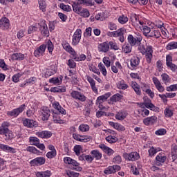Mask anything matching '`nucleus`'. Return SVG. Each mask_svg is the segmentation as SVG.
Returning <instances> with one entry per match:
<instances>
[{
    "label": "nucleus",
    "mask_w": 177,
    "mask_h": 177,
    "mask_svg": "<svg viewBox=\"0 0 177 177\" xmlns=\"http://www.w3.org/2000/svg\"><path fill=\"white\" fill-rule=\"evenodd\" d=\"M140 63V58H139V57H133L130 59V66H128V67L130 70H136Z\"/></svg>",
    "instance_id": "obj_9"
},
{
    "label": "nucleus",
    "mask_w": 177,
    "mask_h": 177,
    "mask_svg": "<svg viewBox=\"0 0 177 177\" xmlns=\"http://www.w3.org/2000/svg\"><path fill=\"white\" fill-rule=\"evenodd\" d=\"M106 175H111V174H114V168L113 166H109L104 171Z\"/></svg>",
    "instance_id": "obj_54"
},
{
    "label": "nucleus",
    "mask_w": 177,
    "mask_h": 177,
    "mask_svg": "<svg viewBox=\"0 0 177 177\" xmlns=\"http://www.w3.org/2000/svg\"><path fill=\"white\" fill-rule=\"evenodd\" d=\"M165 117H167V118L172 117V115H174V111L169 109V108H166L165 110Z\"/></svg>",
    "instance_id": "obj_57"
},
{
    "label": "nucleus",
    "mask_w": 177,
    "mask_h": 177,
    "mask_svg": "<svg viewBox=\"0 0 177 177\" xmlns=\"http://www.w3.org/2000/svg\"><path fill=\"white\" fill-rule=\"evenodd\" d=\"M23 124L26 128H37L38 127V122L34 120L26 119L23 122Z\"/></svg>",
    "instance_id": "obj_11"
},
{
    "label": "nucleus",
    "mask_w": 177,
    "mask_h": 177,
    "mask_svg": "<svg viewBox=\"0 0 177 177\" xmlns=\"http://www.w3.org/2000/svg\"><path fill=\"white\" fill-rule=\"evenodd\" d=\"M111 68L113 73H115V74H117V73H118V68L121 70V68H122V66H121V64L120 63V62H116L115 63V65L111 66Z\"/></svg>",
    "instance_id": "obj_33"
},
{
    "label": "nucleus",
    "mask_w": 177,
    "mask_h": 177,
    "mask_svg": "<svg viewBox=\"0 0 177 177\" xmlns=\"http://www.w3.org/2000/svg\"><path fill=\"white\" fill-rule=\"evenodd\" d=\"M26 109V104L21 105L19 108L15 109L12 111H8L7 115L9 117H14V118H16V117L19 116L21 113H23Z\"/></svg>",
    "instance_id": "obj_5"
},
{
    "label": "nucleus",
    "mask_w": 177,
    "mask_h": 177,
    "mask_svg": "<svg viewBox=\"0 0 177 177\" xmlns=\"http://www.w3.org/2000/svg\"><path fill=\"white\" fill-rule=\"evenodd\" d=\"M60 8L65 12H70L71 10V7H70V6L65 5L63 3L60 4Z\"/></svg>",
    "instance_id": "obj_60"
},
{
    "label": "nucleus",
    "mask_w": 177,
    "mask_h": 177,
    "mask_svg": "<svg viewBox=\"0 0 177 177\" xmlns=\"http://www.w3.org/2000/svg\"><path fill=\"white\" fill-rule=\"evenodd\" d=\"M29 142L34 146H37L39 143V139H38V138L37 137H30L29 139Z\"/></svg>",
    "instance_id": "obj_48"
},
{
    "label": "nucleus",
    "mask_w": 177,
    "mask_h": 177,
    "mask_svg": "<svg viewBox=\"0 0 177 177\" xmlns=\"http://www.w3.org/2000/svg\"><path fill=\"white\" fill-rule=\"evenodd\" d=\"M51 92H57L62 93L63 92H66V87H63L62 86L53 87L51 88Z\"/></svg>",
    "instance_id": "obj_39"
},
{
    "label": "nucleus",
    "mask_w": 177,
    "mask_h": 177,
    "mask_svg": "<svg viewBox=\"0 0 177 177\" xmlns=\"http://www.w3.org/2000/svg\"><path fill=\"white\" fill-rule=\"evenodd\" d=\"M58 17L63 21V23L66 22L67 20V15H64V13L59 12L58 13Z\"/></svg>",
    "instance_id": "obj_64"
},
{
    "label": "nucleus",
    "mask_w": 177,
    "mask_h": 177,
    "mask_svg": "<svg viewBox=\"0 0 177 177\" xmlns=\"http://www.w3.org/2000/svg\"><path fill=\"white\" fill-rule=\"evenodd\" d=\"M108 44H109V48L111 49H113V50H118V49H120V48L117 45V43H115V41H111L108 42Z\"/></svg>",
    "instance_id": "obj_46"
},
{
    "label": "nucleus",
    "mask_w": 177,
    "mask_h": 177,
    "mask_svg": "<svg viewBox=\"0 0 177 177\" xmlns=\"http://www.w3.org/2000/svg\"><path fill=\"white\" fill-rule=\"evenodd\" d=\"M39 6L40 10L42 12H46V2L44 0H39Z\"/></svg>",
    "instance_id": "obj_44"
},
{
    "label": "nucleus",
    "mask_w": 177,
    "mask_h": 177,
    "mask_svg": "<svg viewBox=\"0 0 177 177\" xmlns=\"http://www.w3.org/2000/svg\"><path fill=\"white\" fill-rule=\"evenodd\" d=\"M46 49V45L42 44L35 50V56H44L45 50Z\"/></svg>",
    "instance_id": "obj_23"
},
{
    "label": "nucleus",
    "mask_w": 177,
    "mask_h": 177,
    "mask_svg": "<svg viewBox=\"0 0 177 177\" xmlns=\"http://www.w3.org/2000/svg\"><path fill=\"white\" fill-rule=\"evenodd\" d=\"M73 150L76 156H80V154H81V150H82V147H81V145H75Z\"/></svg>",
    "instance_id": "obj_59"
},
{
    "label": "nucleus",
    "mask_w": 177,
    "mask_h": 177,
    "mask_svg": "<svg viewBox=\"0 0 177 177\" xmlns=\"http://www.w3.org/2000/svg\"><path fill=\"white\" fill-rule=\"evenodd\" d=\"M57 152L56 151H51L46 153L47 158H55L56 157Z\"/></svg>",
    "instance_id": "obj_63"
},
{
    "label": "nucleus",
    "mask_w": 177,
    "mask_h": 177,
    "mask_svg": "<svg viewBox=\"0 0 177 177\" xmlns=\"http://www.w3.org/2000/svg\"><path fill=\"white\" fill-rule=\"evenodd\" d=\"M117 88H118V89L125 91V89H128V84H125L124 80H120L117 83Z\"/></svg>",
    "instance_id": "obj_36"
},
{
    "label": "nucleus",
    "mask_w": 177,
    "mask_h": 177,
    "mask_svg": "<svg viewBox=\"0 0 177 177\" xmlns=\"http://www.w3.org/2000/svg\"><path fill=\"white\" fill-rule=\"evenodd\" d=\"M50 175H52V173L49 170L44 171H37L36 173L37 177H50Z\"/></svg>",
    "instance_id": "obj_31"
},
{
    "label": "nucleus",
    "mask_w": 177,
    "mask_h": 177,
    "mask_svg": "<svg viewBox=\"0 0 177 177\" xmlns=\"http://www.w3.org/2000/svg\"><path fill=\"white\" fill-rule=\"evenodd\" d=\"M72 8L73 12L75 13H77V15H80V13L83 10L84 8L81 6V3H80V1L78 2H73L72 3Z\"/></svg>",
    "instance_id": "obj_22"
},
{
    "label": "nucleus",
    "mask_w": 177,
    "mask_h": 177,
    "mask_svg": "<svg viewBox=\"0 0 177 177\" xmlns=\"http://www.w3.org/2000/svg\"><path fill=\"white\" fill-rule=\"evenodd\" d=\"M127 115H128V113H127V111H120L116 113L115 118H116V120H119L120 121H122L127 118Z\"/></svg>",
    "instance_id": "obj_25"
},
{
    "label": "nucleus",
    "mask_w": 177,
    "mask_h": 177,
    "mask_svg": "<svg viewBox=\"0 0 177 177\" xmlns=\"http://www.w3.org/2000/svg\"><path fill=\"white\" fill-rule=\"evenodd\" d=\"M129 20V19H128V17H127L124 15H122L118 17V22L120 24H127V23H128Z\"/></svg>",
    "instance_id": "obj_40"
},
{
    "label": "nucleus",
    "mask_w": 177,
    "mask_h": 177,
    "mask_svg": "<svg viewBox=\"0 0 177 177\" xmlns=\"http://www.w3.org/2000/svg\"><path fill=\"white\" fill-rule=\"evenodd\" d=\"M107 17L106 16V14L104 12H102L95 15V19L99 20L100 21H103V20H106V18Z\"/></svg>",
    "instance_id": "obj_42"
},
{
    "label": "nucleus",
    "mask_w": 177,
    "mask_h": 177,
    "mask_svg": "<svg viewBox=\"0 0 177 177\" xmlns=\"http://www.w3.org/2000/svg\"><path fill=\"white\" fill-rule=\"evenodd\" d=\"M99 147L101 150L104 151V153H106L107 156H113V154H114V151L104 144H100Z\"/></svg>",
    "instance_id": "obj_20"
},
{
    "label": "nucleus",
    "mask_w": 177,
    "mask_h": 177,
    "mask_svg": "<svg viewBox=\"0 0 177 177\" xmlns=\"http://www.w3.org/2000/svg\"><path fill=\"white\" fill-rule=\"evenodd\" d=\"M122 161V159L121 158V156L120 155H118L113 158V162H114L115 164H121Z\"/></svg>",
    "instance_id": "obj_62"
},
{
    "label": "nucleus",
    "mask_w": 177,
    "mask_h": 177,
    "mask_svg": "<svg viewBox=\"0 0 177 177\" xmlns=\"http://www.w3.org/2000/svg\"><path fill=\"white\" fill-rule=\"evenodd\" d=\"M45 158L44 157H38L30 161L31 165L33 167L38 165H44L45 164Z\"/></svg>",
    "instance_id": "obj_17"
},
{
    "label": "nucleus",
    "mask_w": 177,
    "mask_h": 177,
    "mask_svg": "<svg viewBox=\"0 0 177 177\" xmlns=\"http://www.w3.org/2000/svg\"><path fill=\"white\" fill-rule=\"evenodd\" d=\"M102 62L105 64L106 67H110L111 62L110 61V58L109 57H104L102 59Z\"/></svg>",
    "instance_id": "obj_58"
},
{
    "label": "nucleus",
    "mask_w": 177,
    "mask_h": 177,
    "mask_svg": "<svg viewBox=\"0 0 177 177\" xmlns=\"http://www.w3.org/2000/svg\"><path fill=\"white\" fill-rule=\"evenodd\" d=\"M123 158L126 160V161H138V160L140 158V156L138 152L134 151L129 153H123Z\"/></svg>",
    "instance_id": "obj_6"
},
{
    "label": "nucleus",
    "mask_w": 177,
    "mask_h": 177,
    "mask_svg": "<svg viewBox=\"0 0 177 177\" xmlns=\"http://www.w3.org/2000/svg\"><path fill=\"white\" fill-rule=\"evenodd\" d=\"M156 122H157V118L155 115L148 117L143 120V123L147 126L153 125V124H156Z\"/></svg>",
    "instance_id": "obj_21"
},
{
    "label": "nucleus",
    "mask_w": 177,
    "mask_h": 177,
    "mask_svg": "<svg viewBox=\"0 0 177 177\" xmlns=\"http://www.w3.org/2000/svg\"><path fill=\"white\" fill-rule=\"evenodd\" d=\"M162 80L163 81L165 85H168L169 82H171V78L169 77V75L167 73H162L161 75Z\"/></svg>",
    "instance_id": "obj_38"
},
{
    "label": "nucleus",
    "mask_w": 177,
    "mask_h": 177,
    "mask_svg": "<svg viewBox=\"0 0 177 177\" xmlns=\"http://www.w3.org/2000/svg\"><path fill=\"white\" fill-rule=\"evenodd\" d=\"M79 3L84 6H95V1L93 0H79Z\"/></svg>",
    "instance_id": "obj_29"
},
{
    "label": "nucleus",
    "mask_w": 177,
    "mask_h": 177,
    "mask_svg": "<svg viewBox=\"0 0 177 177\" xmlns=\"http://www.w3.org/2000/svg\"><path fill=\"white\" fill-rule=\"evenodd\" d=\"M50 117V111L47 107H44L41 110V120L43 121H48Z\"/></svg>",
    "instance_id": "obj_19"
},
{
    "label": "nucleus",
    "mask_w": 177,
    "mask_h": 177,
    "mask_svg": "<svg viewBox=\"0 0 177 177\" xmlns=\"http://www.w3.org/2000/svg\"><path fill=\"white\" fill-rule=\"evenodd\" d=\"M71 96L76 100H80V102H86V97L80 91H72V93H71Z\"/></svg>",
    "instance_id": "obj_7"
},
{
    "label": "nucleus",
    "mask_w": 177,
    "mask_h": 177,
    "mask_svg": "<svg viewBox=\"0 0 177 177\" xmlns=\"http://www.w3.org/2000/svg\"><path fill=\"white\" fill-rule=\"evenodd\" d=\"M79 15L82 17H88L89 16H91L89 10L86 8H83V10Z\"/></svg>",
    "instance_id": "obj_49"
},
{
    "label": "nucleus",
    "mask_w": 177,
    "mask_h": 177,
    "mask_svg": "<svg viewBox=\"0 0 177 177\" xmlns=\"http://www.w3.org/2000/svg\"><path fill=\"white\" fill-rule=\"evenodd\" d=\"M125 34H127V30L124 28H120L115 31L116 37H119V41H120V42L122 43L125 41V37H124V35H125Z\"/></svg>",
    "instance_id": "obj_14"
},
{
    "label": "nucleus",
    "mask_w": 177,
    "mask_h": 177,
    "mask_svg": "<svg viewBox=\"0 0 177 177\" xmlns=\"http://www.w3.org/2000/svg\"><path fill=\"white\" fill-rule=\"evenodd\" d=\"M156 165H160L161 163L164 164L167 161V156L164 153H159L156 157Z\"/></svg>",
    "instance_id": "obj_26"
},
{
    "label": "nucleus",
    "mask_w": 177,
    "mask_h": 177,
    "mask_svg": "<svg viewBox=\"0 0 177 177\" xmlns=\"http://www.w3.org/2000/svg\"><path fill=\"white\" fill-rule=\"evenodd\" d=\"M62 48L68 52V53H70L71 55H75V50H73V47L70 45L68 43H63L62 44Z\"/></svg>",
    "instance_id": "obj_27"
},
{
    "label": "nucleus",
    "mask_w": 177,
    "mask_h": 177,
    "mask_svg": "<svg viewBox=\"0 0 177 177\" xmlns=\"http://www.w3.org/2000/svg\"><path fill=\"white\" fill-rule=\"evenodd\" d=\"M122 50L124 53H131L132 52V46L129 44H124L122 46Z\"/></svg>",
    "instance_id": "obj_45"
},
{
    "label": "nucleus",
    "mask_w": 177,
    "mask_h": 177,
    "mask_svg": "<svg viewBox=\"0 0 177 177\" xmlns=\"http://www.w3.org/2000/svg\"><path fill=\"white\" fill-rule=\"evenodd\" d=\"M91 154H92L93 158H95V160L102 159V153H100V151H99L97 149L91 151Z\"/></svg>",
    "instance_id": "obj_32"
},
{
    "label": "nucleus",
    "mask_w": 177,
    "mask_h": 177,
    "mask_svg": "<svg viewBox=\"0 0 177 177\" xmlns=\"http://www.w3.org/2000/svg\"><path fill=\"white\" fill-rule=\"evenodd\" d=\"M142 31L143 34L145 37H147L149 34H150V31H151V28H150L149 26H142Z\"/></svg>",
    "instance_id": "obj_52"
},
{
    "label": "nucleus",
    "mask_w": 177,
    "mask_h": 177,
    "mask_svg": "<svg viewBox=\"0 0 177 177\" xmlns=\"http://www.w3.org/2000/svg\"><path fill=\"white\" fill-rule=\"evenodd\" d=\"M47 48L49 53H52V52H53L54 46H53V43H52L50 40H48L47 41Z\"/></svg>",
    "instance_id": "obj_55"
},
{
    "label": "nucleus",
    "mask_w": 177,
    "mask_h": 177,
    "mask_svg": "<svg viewBox=\"0 0 177 177\" xmlns=\"http://www.w3.org/2000/svg\"><path fill=\"white\" fill-rule=\"evenodd\" d=\"M111 96V93H106L97 98V103H103Z\"/></svg>",
    "instance_id": "obj_28"
},
{
    "label": "nucleus",
    "mask_w": 177,
    "mask_h": 177,
    "mask_svg": "<svg viewBox=\"0 0 177 177\" xmlns=\"http://www.w3.org/2000/svg\"><path fill=\"white\" fill-rule=\"evenodd\" d=\"M79 129L81 131V132H88V131L90 129V127L88 124H82L80 125Z\"/></svg>",
    "instance_id": "obj_47"
},
{
    "label": "nucleus",
    "mask_w": 177,
    "mask_h": 177,
    "mask_svg": "<svg viewBox=\"0 0 177 177\" xmlns=\"http://www.w3.org/2000/svg\"><path fill=\"white\" fill-rule=\"evenodd\" d=\"M67 66H68L70 68H75L77 67V63H75L73 59H68Z\"/></svg>",
    "instance_id": "obj_56"
},
{
    "label": "nucleus",
    "mask_w": 177,
    "mask_h": 177,
    "mask_svg": "<svg viewBox=\"0 0 177 177\" xmlns=\"http://www.w3.org/2000/svg\"><path fill=\"white\" fill-rule=\"evenodd\" d=\"M97 49L99 52L102 53H107L110 50V46H109V41H104L98 44Z\"/></svg>",
    "instance_id": "obj_12"
},
{
    "label": "nucleus",
    "mask_w": 177,
    "mask_h": 177,
    "mask_svg": "<svg viewBox=\"0 0 177 177\" xmlns=\"http://www.w3.org/2000/svg\"><path fill=\"white\" fill-rule=\"evenodd\" d=\"M24 54L17 53L12 55V60H18L19 62H21V60H24Z\"/></svg>",
    "instance_id": "obj_30"
},
{
    "label": "nucleus",
    "mask_w": 177,
    "mask_h": 177,
    "mask_svg": "<svg viewBox=\"0 0 177 177\" xmlns=\"http://www.w3.org/2000/svg\"><path fill=\"white\" fill-rule=\"evenodd\" d=\"M53 107L55 109V110H57L59 113L53 112V118L54 122L55 124H64L65 121L62 119V114L66 115V110L60 106V104L59 102H56L53 104Z\"/></svg>",
    "instance_id": "obj_1"
},
{
    "label": "nucleus",
    "mask_w": 177,
    "mask_h": 177,
    "mask_svg": "<svg viewBox=\"0 0 177 177\" xmlns=\"http://www.w3.org/2000/svg\"><path fill=\"white\" fill-rule=\"evenodd\" d=\"M36 135L41 139H49V138H52L53 133L49 131H42L37 132Z\"/></svg>",
    "instance_id": "obj_16"
},
{
    "label": "nucleus",
    "mask_w": 177,
    "mask_h": 177,
    "mask_svg": "<svg viewBox=\"0 0 177 177\" xmlns=\"http://www.w3.org/2000/svg\"><path fill=\"white\" fill-rule=\"evenodd\" d=\"M118 139L116 137H113V136H109L106 138V141L109 143H115Z\"/></svg>",
    "instance_id": "obj_51"
},
{
    "label": "nucleus",
    "mask_w": 177,
    "mask_h": 177,
    "mask_svg": "<svg viewBox=\"0 0 177 177\" xmlns=\"http://www.w3.org/2000/svg\"><path fill=\"white\" fill-rule=\"evenodd\" d=\"M166 91L167 92H175L176 91H177V84H172V85H170L169 86H167L166 88Z\"/></svg>",
    "instance_id": "obj_53"
},
{
    "label": "nucleus",
    "mask_w": 177,
    "mask_h": 177,
    "mask_svg": "<svg viewBox=\"0 0 177 177\" xmlns=\"http://www.w3.org/2000/svg\"><path fill=\"white\" fill-rule=\"evenodd\" d=\"M122 99V95L120 93H116L111 97L110 100L112 103H117V102H120Z\"/></svg>",
    "instance_id": "obj_34"
},
{
    "label": "nucleus",
    "mask_w": 177,
    "mask_h": 177,
    "mask_svg": "<svg viewBox=\"0 0 177 177\" xmlns=\"http://www.w3.org/2000/svg\"><path fill=\"white\" fill-rule=\"evenodd\" d=\"M152 81L158 92H160V93H162L165 91V88L161 84V82L156 77H153L152 79Z\"/></svg>",
    "instance_id": "obj_13"
},
{
    "label": "nucleus",
    "mask_w": 177,
    "mask_h": 177,
    "mask_svg": "<svg viewBox=\"0 0 177 177\" xmlns=\"http://www.w3.org/2000/svg\"><path fill=\"white\" fill-rule=\"evenodd\" d=\"M39 26L41 34L44 35V37H49V29H48V25H46L45 22H41L40 23Z\"/></svg>",
    "instance_id": "obj_15"
},
{
    "label": "nucleus",
    "mask_w": 177,
    "mask_h": 177,
    "mask_svg": "<svg viewBox=\"0 0 177 177\" xmlns=\"http://www.w3.org/2000/svg\"><path fill=\"white\" fill-rule=\"evenodd\" d=\"M0 149L3 151H8V153H12V154L16 153V149L12 148L6 145L0 144Z\"/></svg>",
    "instance_id": "obj_24"
},
{
    "label": "nucleus",
    "mask_w": 177,
    "mask_h": 177,
    "mask_svg": "<svg viewBox=\"0 0 177 177\" xmlns=\"http://www.w3.org/2000/svg\"><path fill=\"white\" fill-rule=\"evenodd\" d=\"M27 151H30V153H33L34 154H38L39 151L35 147H28L26 148Z\"/></svg>",
    "instance_id": "obj_61"
},
{
    "label": "nucleus",
    "mask_w": 177,
    "mask_h": 177,
    "mask_svg": "<svg viewBox=\"0 0 177 177\" xmlns=\"http://www.w3.org/2000/svg\"><path fill=\"white\" fill-rule=\"evenodd\" d=\"M82 35V31L81 30V29H77L73 36V39H72L73 45L75 46L76 45H78V44H80V41H81Z\"/></svg>",
    "instance_id": "obj_8"
},
{
    "label": "nucleus",
    "mask_w": 177,
    "mask_h": 177,
    "mask_svg": "<svg viewBox=\"0 0 177 177\" xmlns=\"http://www.w3.org/2000/svg\"><path fill=\"white\" fill-rule=\"evenodd\" d=\"M130 20L132 22L133 26H138L139 21V16L136 14H131Z\"/></svg>",
    "instance_id": "obj_37"
},
{
    "label": "nucleus",
    "mask_w": 177,
    "mask_h": 177,
    "mask_svg": "<svg viewBox=\"0 0 177 177\" xmlns=\"http://www.w3.org/2000/svg\"><path fill=\"white\" fill-rule=\"evenodd\" d=\"M10 26L9 19L6 17L2 18L0 20V28L1 30H8Z\"/></svg>",
    "instance_id": "obj_18"
},
{
    "label": "nucleus",
    "mask_w": 177,
    "mask_h": 177,
    "mask_svg": "<svg viewBox=\"0 0 177 177\" xmlns=\"http://www.w3.org/2000/svg\"><path fill=\"white\" fill-rule=\"evenodd\" d=\"M142 36H133L132 35H129L127 37V41L129 45L131 46H138L142 42Z\"/></svg>",
    "instance_id": "obj_4"
},
{
    "label": "nucleus",
    "mask_w": 177,
    "mask_h": 177,
    "mask_svg": "<svg viewBox=\"0 0 177 177\" xmlns=\"http://www.w3.org/2000/svg\"><path fill=\"white\" fill-rule=\"evenodd\" d=\"M10 123L3 122L0 126V135H3L5 140H12L15 138L13 132L9 129Z\"/></svg>",
    "instance_id": "obj_3"
},
{
    "label": "nucleus",
    "mask_w": 177,
    "mask_h": 177,
    "mask_svg": "<svg viewBox=\"0 0 177 177\" xmlns=\"http://www.w3.org/2000/svg\"><path fill=\"white\" fill-rule=\"evenodd\" d=\"M137 46H138V49L140 53L145 55L146 61L150 64L153 59V46L148 45L146 47L144 44H142V41H140V44H138Z\"/></svg>",
    "instance_id": "obj_2"
},
{
    "label": "nucleus",
    "mask_w": 177,
    "mask_h": 177,
    "mask_svg": "<svg viewBox=\"0 0 177 177\" xmlns=\"http://www.w3.org/2000/svg\"><path fill=\"white\" fill-rule=\"evenodd\" d=\"M98 68L102 73V74L104 75V77H106L107 75V70L106 69V66L103 64V63L100 62L98 64Z\"/></svg>",
    "instance_id": "obj_41"
},
{
    "label": "nucleus",
    "mask_w": 177,
    "mask_h": 177,
    "mask_svg": "<svg viewBox=\"0 0 177 177\" xmlns=\"http://www.w3.org/2000/svg\"><path fill=\"white\" fill-rule=\"evenodd\" d=\"M166 48H167V50H171L172 49H176L177 48V42H175V41L171 42L167 46Z\"/></svg>",
    "instance_id": "obj_50"
},
{
    "label": "nucleus",
    "mask_w": 177,
    "mask_h": 177,
    "mask_svg": "<svg viewBox=\"0 0 177 177\" xmlns=\"http://www.w3.org/2000/svg\"><path fill=\"white\" fill-rule=\"evenodd\" d=\"M110 125H111V127H113V128L115 129H117V131H123L125 130V127L124 126H122V124H118V123H114L113 122H111Z\"/></svg>",
    "instance_id": "obj_35"
},
{
    "label": "nucleus",
    "mask_w": 177,
    "mask_h": 177,
    "mask_svg": "<svg viewBox=\"0 0 177 177\" xmlns=\"http://www.w3.org/2000/svg\"><path fill=\"white\" fill-rule=\"evenodd\" d=\"M73 138L75 140H77L78 142H84V143H86V142H91L92 140V138L91 136H80L77 133L73 134Z\"/></svg>",
    "instance_id": "obj_10"
},
{
    "label": "nucleus",
    "mask_w": 177,
    "mask_h": 177,
    "mask_svg": "<svg viewBox=\"0 0 177 177\" xmlns=\"http://www.w3.org/2000/svg\"><path fill=\"white\" fill-rule=\"evenodd\" d=\"M145 105L147 109H149L150 110H154L156 106L153 103H151V100H147L145 101Z\"/></svg>",
    "instance_id": "obj_43"
}]
</instances>
